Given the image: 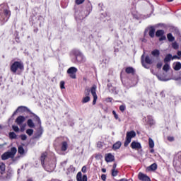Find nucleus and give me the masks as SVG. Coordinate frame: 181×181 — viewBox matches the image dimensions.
Here are the masks:
<instances>
[{
	"label": "nucleus",
	"instance_id": "obj_1",
	"mask_svg": "<svg viewBox=\"0 0 181 181\" xmlns=\"http://www.w3.org/2000/svg\"><path fill=\"white\" fill-rule=\"evenodd\" d=\"M90 91L93 97V105H95V104L97 103V99L98 98V97L97 96V93H96V91H97L96 86H93L90 88V90L88 88L85 90V95H86V97L83 98L82 103H83V104H86L90 101V96H88V95H90Z\"/></svg>",
	"mask_w": 181,
	"mask_h": 181
},
{
	"label": "nucleus",
	"instance_id": "obj_2",
	"mask_svg": "<svg viewBox=\"0 0 181 181\" xmlns=\"http://www.w3.org/2000/svg\"><path fill=\"white\" fill-rule=\"evenodd\" d=\"M12 177V173L11 172L5 173V164L4 163H0V180L7 181Z\"/></svg>",
	"mask_w": 181,
	"mask_h": 181
},
{
	"label": "nucleus",
	"instance_id": "obj_3",
	"mask_svg": "<svg viewBox=\"0 0 181 181\" xmlns=\"http://www.w3.org/2000/svg\"><path fill=\"white\" fill-rule=\"evenodd\" d=\"M11 16V11L5 8V5H0V21L3 22H7Z\"/></svg>",
	"mask_w": 181,
	"mask_h": 181
},
{
	"label": "nucleus",
	"instance_id": "obj_4",
	"mask_svg": "<svg viewBox=\"0 0 181 181\" xmlns=\"http://www.w3.org/2000/svg\"><path fill=\"white\" fill-rule=\"evenodd\" d=\"M17 152H18V149H16V147H12L10 151L5 152L4 153L2 154L1 156L2 160H6L8 159H13Z\"/></svg>",
	"mask_w": 181,
	"mask_h": 181
},
{
	"label": "nucleus",
	"instance_id": "obj_5",
	"mask_svg": "<svg viewBox=\"0 0 181 181\" xmlns=\"http://www.w3.org/2000/svg\"><path fill=\"white\" fill-rule=\"evenodd\" d=\"M12 73H16L19 70H23V64L21 62H15L11 66Z\"/></svg>",
	"mask_w": 181,
	"mask_h": 181
},
{
	"label": "nucleus",
	"instance_id": "obj_6",
	"mask_svg": "<svg viewBox=\"0 0 181 181\" xmlns=\"http://www.w3.org/2000/svg\"><path fill=\"white\" fill-rule=\"evenodd\" d=\"M136 136V133L134 131H130L127 132L126 140L124 141V146H128L129 144H131V141L132 138H135Z\"/></svg>",
	"mask_w": 181,
	"mask_h": 181
},
{
	"label": "nucleus",
	"instance_id": "obj_7",
	"mask_svg": "<svg viewBox=\"0 0 181 181\" xmlns=\"http://www.w3.org/2000/svg\"><path fill=\"white\" fill-rule=\"evenodd\" d=\"M77 71H78V69H77V68L71 66L67 69L66 73L67 74H69L71 78L76 80V78H77L76 75L77 74Z\"/></svg>",
	"mask_w": 181,
	"mask_h": 181
},
{
	"label": "nucleus",
	"instance_id": "obj_8",
	"mask_svg": "<svg viewBox=\"0 0 181 181\" xmlns=\"http://www.w3.org/2000/svg\"><path fill=\"white\" fill-rule=\"evenodd\" d=\"M153 63V61L149 56H146L145 58V61H144V55L141 56V64L143 67L145 69H149V65L148 64H152Z\"/></svg>",
	"mask_w": 181,
	"mask_h": 181
},
{
	"label": "nucleus",
	"instance_id": "obj_9",
	"mask_svg": "<svg viewBox=\"0 0 181 181\" xmlns=\"http://www.w3.org/2000/svg\"><path fill=\"white\" fill-rule=\"evenodd\" d=\"M76 62L75 63H84L86 58L81 52L76 51L75 52Z\"/></svg>",
	"mask_w": 181,
	"mask_h": 181
},
{
	"label": "nucleus",
	"instance_id": "obj_10",
	"mask_svg": "<svg viewBox=\"0 0 181 181\" xmlns=\"http://www.w3.org/2000/svg\"><path fill=\"white\" fill-rule=\"evenodd\" d=\"M138 177L139 180H141V181H151V178L148 175L142 173H139Z\"/></svg>",
	"mask_w": 181,
	"mask_h": 181
},
{
	"label": "nucleus",
	"instance_id": "obj_11",
	"mask_svg": "<svg viewBox=\"0 0 181 181\" xmlns=\"http://www.w3.org/2000/svg\"><path fill=\"white\" fill-rule=\"evenodd\" d=\"M115 159V157L114 156V155H112L111 153L105 154V160L107 163L114 162Z\"/></svg>",
	"mask_w": 181,
	"mask_h": 181
},
{
	"label": "nucleus",
	"instance_id": "obj_12",
	"mask_svg": "<svg viewBox=\"0 0 181 181\" xmlns=\"http://www.w3.org/2000/svg\"><path fill=\"white\" fill-rule=\"evenodd\" d=\"M26 121V117H25V116H18L15 122L17 123V125H19L21 127V125H22V124H23V122Z\"/></svg>",
	"mask_w": 181,
	"mask_h": 181
},
{
	"label": "nucleus",
	"instance_id": "obj_13",
	"mask_svg": "<svg viewBox=\"0 0 181 181\" xmlns=\"http://www.w3.org/2000/svg\"><path fill=\"white\" fill-rule=\"evenodd\" d=\"M76 180L77 181H87V175L81 174V172H78L76 175Z\"/></svg>",
	"mask_w": 181,
	"mask_h": 181
},
{
	"label": "nucleus",
	"instance_id": "obj_14",
	"mask_svg": "<svg viewBox=\"0 0 181 181\" xmlns=\"http://www.w3.org/2000/svg\"><path fill=\"white\" fill-rule=\"evenodd\" d=\"M131 148L132 149H136V151H138L139 149H141L142 146H141V143L136 142V141H132L131 144Z\"/></svg>",
	"mask_w": 181,
	"mask_h": 181
},
{
	"label": "nucleus",
	"instance_id": "obj_15",
	"mask_svg": "<svg viewBox=\"0 0 181 181\" xmlns=\"http://www.w3.org/2000/svg\"><path fill=\"white\" fill-rule=\"evenodd\" d=\"M43 134V129L41 127L37 131V132L33 136V139H39Z\"/></svg>",
	"mask_w": 181,
	"mask_h": 181
},
{
	"label": "nucleus",
	"instance_id": "obj_16",
	"mask_svg": "<svg viewBox=\"0 0 181 181\" xmlns=\"http://www.w3.org/2000/svg\"><path fill=\"white\" fill-rule=\"evenodd\" d=\"M17 111H18V112H30V114H32V112H30V110H29V108H28L26 106H20L17 108Z\"/></svg>",
	"mask_w": 181,
	"mask_h": 181
},
{
	"label": "nucleus",
	"instance_id": "obj_17",
	"mask_svg": "<svg viewBox=\"0 0 181 181\" xmlns=\"http://www.w3.org/2000/svg\"><path fill=\"white\" fill-rule=\"evenodd\" d=\"M67 148H69V144L67 141H63L61 144V151H62V152H66V151H67Z\"/></svg>",
	"mask_w": 181,
	"mask_h": 181
},
{
	"label": "nucleus",
	"instance_id": "obj_18",
	"mask_svg": "<svg viewBox=\"0 0 181 181\" xmlns=\"http://www.w3.org/2000/svg\"><path fill=\"white\" fill-rule=\"evenodd\" d=\"M125 71L127 74H135V69L132 66L127 67L125 69Z\"/></svg>",
	"mask_w": 181,
	"mask_h": 181
},
{
	"label": "nucleus",
	"instance_id": "obj_19",
	"mask_svg": "<svg viewBox=\"0 0 181 181\" xmlns=\"http://www.w3.org/2000/svg\"><path fill=\"white\" fill-rule=\"evenodd\" d=\"M147 124H148V125H151V126L155 124V121L153 120V118L152 117V116L147 117Z\"/></svg>",
	"mask_w": 181,
	"mask_h": 181
},
{
	"label": "nucleus",
	"instance_id": "obj_20",
	"mask_svg": "<svg viewBox=\"0 0 181 181\" xmlns=\"http://www.w3.org/2000/svg\"><path fill=\"white\" fill-rule=\"evenodd\" d=\"M121 141H117L113 144L112 149H114V151H117V149H119V148H121Z\"/></svg>",
	"mask_w": 181,
	"mask_h": 181
},
{
	"label": "nucleus",
	"instance_id": "obj_21",
	"mask_svg": "<svg viewBox=\"0 0 181 181\" xmlns=\"http://www.w3.org/2000/svg\"><path fill=\"white\" fill-rule=\"evenodd\" d=\"M151 54L153 57H159L160 52L158 49H154L151 52Z\"/></svg>",
	"mask_w": 181,
	"mask_h": 181
},
{
	"label": "nucleus",
	"instance_id": "obj_22",
	"mask_svg": "<svg viewBox=\"0 0 181 181\" xmlns=\"http://www.w3.org/2000/svg\"><path fill=\"white\" fill-rule=\"evenodd\" d=\"M32 114L34 116L35 121L36 122H37L38 125H40H40H42V122L40 121V118L37 115H36L35 114H34V113H32Z\"/></svg>",
	"mask_w": 181,
	"mask_h": 181
},
{
	"label": "nucleus",
	"instance_id": "obj_23",
	"mask_svg": "<svg viewBox=\"0 0 181 181\" xmlns=\"http://www.w3.org/2000/svg\"><path fill=\"white\" fill-rule=\"evenodd\" d=\"M148 35L151 37H155V28H153V27L150 28Z\"/></svg>",
	"mask_w": 181,
	"mask_h": 181
},
{
	"label": "nucleus",
	"instance_id": "obj_24",
	"mask_svg": "<svg viewBox=\"0 0 181 181\" xmlns=\"http://www.w3.org/2000/svg\"><path fill=\"white\" fill-rule=\"evenodd\" d=\"M18 153H20V155H25V148H23V146H18Z\"/></svg>",
	"mask_w": 181,
	"mask_h": 181
},
{
	"label": "nucleus",
	"instance_id": "obj_25",
	"mask_svg": "<svg viewBox=\"0 0 181 181\" xmlns=\"http://www.w3.org/2000/svg\"><path fill=\"white\" fill-rule=\"evenodd\" d=\"M172 60V54H168L165 56L164 59V63H169Z\"/></svg>",
	"mask_w": 181,
	"mask_h": 181
},
{
	"label": "nucleus",
	"instance_id": "obj_26",
	"mask_svg": "<svg viewBox=\"0 0 181 181\" xmlns=\"http://www.w3.org/2000/svg\"><path fill=\"white\" fill-rule=\"evenodd\" d=\"M27 124L28 125L29 128H35V123L32 119H29L27 122Z\"/></svg>",
	"mask_w": 181,
	"mask_h": 181
},
{
	"label": "nucleus",
	"instance_id": "obj_27",
	"mask_svg": "<svg viewBox=\"0 0 181 181\" xmlns=\"http://www.w3.org/2000/svg\"><path fill=\"white\" fill-rule=\"evenodd\" d=\"M164 33L165 31H163V30H158L156 33V36H157V37H160V36H163Z\"/></svg>",
	"mask_w": 181,
	"mask_h": 181
},
{
	"label": "nucleus",
	"instance_id": "obj_28",
	"mask_svg": "<svg viewBox=\"0 0 181 181\" xmlns=\"http://www.w3.org/2000/svg\"><path fill=\"white\" fill-rule=\"evenodd\" d=\"M8 136H9L10 139H16V138H18V136L13 132H10L8 134Z\"/></svg>",
	"mask_w": 181,
	"mask_h": 181
},
{
	"label": "nucleus",
	"instance_id": "obj_29",
	"mask_svg": "<svg viewBox=\"0 0 181 181\" xmlns=\"http://www.w3.org/2000/svg\"><path fill=\"white\" fill-rule=\"evenodd\" d=\"M163 71H166V72L169 71V70H170V66L168 63H165L163 67Z\"/></svg>",
	"mask_w": 181,
	"mask_h": 181
},
{
	"label": "nucleus",
	"instance_id": "obj_30",
	"mask_svg": "<svg viewBox=\"0 0 181 181\" xmlns=\"http://www.w3.org/2000/svg\"><path fill=\"white\" fill-rule=\"evenodd\" d=\"M47 155V154L46 153H43L41 156V163L42 166L45 165V159H46Z\"/></svg>",
	"mask_w": 181,
	"mask_h": 181
},
{
	"label": "nucleus",
	"instance_id": "obj_31",
	"mask_svg": "<svg viewBox=\"0 0 181 181\" xmlns=\"http://www.w3.org/2000/svg\"><path fill=\"white\" fill-rule=\"evenodd\" d=\"M148 169H151V170H156V169H158V165L153 163L148 167Z\"/></svg>",
	"mask_w": 181,
	"mask_h": 181
},
{
	"label": "nucleus",
	"instance_id": "obj_32",
	"mask_svg": "<svg viewBox=\"0 0 181 181\" xmlns=\"http://www.w3.org/2000/svg\"><path fill=\"white\" fill-rule=\"evenodd\" d=\"M168 40H169V42H173V40H175V37H173V35H172V33H169L167 35Z\"/></svg>",
	"mask_w": 181,
	"mask_h": 181
},
{
	"label": "nucleus",
	"instance_id": "obj_33",
	"mask_svg": "<svg viewBox=\"0 0 181 181\" xmlns=\"http://www.w3.org/2000/svg\"><path fill=\"white\" fill-rule=\"evenodd\" d=\"M76 171V168L73 165H70L68 168V173H73Z\"/></svg>",
	"mask_w": 181,
	"mask_h": 181
},
{
	"label": "nucleus",
	"instance_id": "obj_34",
	"mask_svg": "<svg viewBox=\"0 0 181 181\" xmlns=\"http://www.w3.org/2000/svg\"><path fill=\"white\" fill-rule=\"evenodd\" d=\"M110 91L113 93V94H118V92L117 91V88L115 87H109Z\"/></svg>",
	"mask_w": 181,
	"mask_h": 181
},
{
	"label": "nucleus",
	"instance_id": "obj_35",
	"mask_svg": "<svg viewBox=\"0 0 181 181\" xmlns=\"http://www.w3.org/2000/svg\"><path fill=\"white\" fill-rule=\"evenodd\" d=\"M25 132L29 136H32V135H33V129H28Z\"/></svg>",
	"mask_w": 181,
	"mask_h": 181
},
{
	"label": "nucleus",
	"instance_id": "obj_36",
	"mask_svg": "<svg viewBox=\"0 0 181 181\" xmlns=\"http://www.w3.org/2000/svg\"><path fill=\"white\" fill-rule=\"evenodd\" d=\"M148 145L150 148H153V146H155V143L153 142V140H152V139H148Z\"/></svg>",
	"mask_w": 181,
	"mask_h": 181
},
{
	"label": "nucleus",
	"instance_id": "obj_37",
	"mask_svg": "<svg viewBox=\"0 0 181 181\" xmlns=\"http://www.w3.org/2000/svg\"><path fill=\"white\" fill-rule=\"evenodd\" d=\"M180 69H181V64L180 62H177L174 66V69L177 71V70H180Z\"/></svg>",
	"mask_w": 181,
	"mask_h": 181
},
{
	"label": "nucleus",
	"instance_id": "obj_38",
	"mask_svg": "<svg viewBox=\"0 0 181 181\" xmlns=\"http://www.w3.org/2000/svg\"><path fill=\"white\" fill-rule=\"evenodd\" d=\"M118 175V170H112V176L115 177Z\"/></svg>",
	"mask_w": 181,
	"mask_h": 181
},
{
	"label": "nucleus",
	"instance_id": "obj_39",
	"mask_svg": "<svg viewBox=\"0 0 181 181\" xmlns=\"http://www.w3.org/2000/svg\"><path fill=\"white\" fill-rule=\"evenodd\" d=\"M20 138L21 141H26V139H28V136H26V134H21Z\"/></svg>",
	"mask_w": 181,
	"mask_h": 181
},
{
	"label": "nucleus",
	"instance_id": "obj_40",
	"mask_svg": "<svg viewBox=\"0 0 181 181\" xmlns=\"http://www.w3.org/2000/svg\"><path fill=\"white\" fill-rule=\"evenodd\" d=\"M172 46L173 49H179V45L177 42H173Z\"/></svg>",
	"mask_w": 181,
	"mask_h": 181
},
{
	"label": "nucleus",
	"instance_id": "obj_41",
	"mask_svg": "<svg viewBox=\"0 0 181 181\" xmlns=\"http://www.w3.org/2000/svg\"><path fill=\"white\" fill-rule=\"evenodd\" d=\"M156 77H157V78H158V80H160V81H168V80L165 79L164 78H162L159 75H156Z\"/></svg>",
	"mask_w": 181,
	"mask_h": 181
},
{
	"label": "nucleus",
	"instance_id": "obj_42",
	"mask_svg": "<svg viewBox=\"0 0 181 181\" xmlns=\"http://www.w3.org/2000/svg\"><path fill=\"white\" fill-rule=\"evenodd\" d=\"M12 128H13V130L15 131L16 132H19V127L18 126L13 125Z\"/></svg>",
	"mask_w": 181,
	"mask_h": 181
},
{
	"label": "nucleus",
	"instance_id": "obj_43",
	"mask_svg": "<svg viewBox=\"0 0 181 181\" xmlns=\"http://www.w3.org/2000/svg\"><path fill=\"white\" fill-rule=\"evenodd\" d=\"M162 66H163V63H162V62H160L157 64L156 67L157 69H162Z\"/></svg>",
	"mask_w": 181,
	"mask_h": 181
},
{
	"label": "nucleus",
	"instance_id": "obj_44",
	"mask_svg": "<svg viewBox=\"0 0 181 181\" xmlns=\"http://www.w3.org/2000/svg\"><path fill=\"white\" fill-rule=\"evenodd\" d=\"M85 0H76V5H81L84 2Z\"/></svg>",
	"mask_w": 181,
	"mask_h": 181
},
{
	"label": "nucleus",
	"instance_id": "obj_45",
	"mask_svg": "<svg viewBox=\"0 0 181 181\" xmlns=\"http://www.w3.org/2000/svg\"><path fill=\"white\" fill-rule=\"evenodd\" d=\"M60 88H62V90L65 88V87H64V81H62L60 82Z\"/></svg>",
	"mask_w": 181,
	"mask_h": 181
},
{
	"label": "nucleus",
	"instance_id": "obj_46",
	"mask_svg": "<svg viewBox=\"0 0 181 181\" xmlns=\"http://www.w3.org/2000/svg\"><path fill=\"white\" fill-rule=\"evenodd\" d=\"M119 110L122 111V112H124V111H125V105H120Z\"/></svg>",
	"mask_w": 181,
	"mask_h": 181
},
{
	"label": "nucleus",
	"instance_id": "obj_47",
	"mask_svg": "<svg viewBox=\"0 0 181 181\" xmlns=\"http://www.w3.org/2000/svg\"><path fill=\"white\" fill-rule=\"evenodd\" d=\"M160 37L159 38V40H160V42H162V40H166V36H165V35H161V36H160Z\"/></svg>",
	"mask_w": 181,
	"mask_h": 181
},
{
	"label": "nucleus",
	"instance_id": "obj_48",
	"mask_svg": "<svg viewBox=\"0 0 181 181\" xmlns=\"http://www.w3.org/2000/svg\"><path fill=\"white\" fill-rule=\"evenodd\" d=\"M168 141H169L170 142H173V141H175V137H173V136H168Z\"/></svg>",
	"mask_w": 181,
	"mask_h": 181
},
{
	"label": "nucleus",
	"instance_id": "obj_49",
	"mask_svg": "<svg viewBox=\"0 0 181 181\" xmlns=\"http://www.w3.org/2000/svg\"><path fill=\"white\" fill-rule=\"evenodd\" d=\"M112 114H113L115 119H119L118 115H117V112L115 110L112 111Z\"/></svg>",
	"mask_w": 181,
	"mask_h": 181
},
{
	"label": "nucleus",
	"instance_id": "obj_50",
	"mask_svg": "<svg viewBox=\"0 0 181 181\" xmlns=\"http://www.w3.org/2000/svg\"><path fill=\"white\" fill-rule=\"evenodd\" d=\"M101 179H102V180L105 181L107 179V175H105V174H103L101 175Z\"/></svg>",
	"mask_w": 181,
	"mask_h": 181
},
{
	"label": "nucleus",
	"instance_id": "obj_51",
	"mask_svg": "<svg viewBox=\"0 0 181 181\" xmlns=\"http://www.w3.org/2000/svg\"><path fill=\"white\" fill-rule=\"evenodd\" d=\"M81 171L83 172V173H86V172H87V167L83 166L81 169Z\"/></svg>",
	"mask_w": 181,
	"mask_h": 181
},
{
	"label": "nucleus",
	"instance_id": "obj_52",
	"mask_svg": "<svg viewBox=\"0 0 181 181\" xmlns=\"http://www.w3.org/2000/svg\"><path fill=\"white\" fill-rule=\"evenodd\" d=\"M95 158L96 159H102L103 156L101 154H98V155L95 156Z\"/></svg>",
	"mask_w": 181,
	"mask_h": 181
},
{
	"label": "nucleus",
	"instance_id": "obj_53",
	"mask_svg": "<svg viewBox=\"0 0 181 181\" xmlns=\"http://www.w3.org/2000/svg\"><path fill=\"white\" fill-rule=\"evenodd\" d=\"M116 169H117V163H114L112 170H117Z\"/></svg>",
	"mask_w": 181,
	"mask_h": 181
},
{
	"label": "nucleus",
	"instance_id": "obj_54",
	"mask_svg": "<svg viewBox=\"0 0 181 181\" xmlns=\"http://www.w3.org/2000/svg\"><path fill=\"white\" fill-rule=\"evenodd\" d=\"M175 59H180V57H177V55H174L172 57V60H175Z\"/></svg>",
	"mask_w": 181,
	"mask_h": 181
},
{
	"label": "nucleus",
	"instance_id": "obj_55",
	"mask_svg": "<svg viewBox=\"0 0 181 181\" xmlns=\"http://www.w3.org/2000/svg\"><path fill=\"white\" fill-rule=\"evenodd\" d=\"M151 73H152V74H154V76H156V74H155L153 69H151Z\"/></svg>",
	"mask_w": 181,
	"mask_h": 181
},
{
	"label": "nucleus",
	"instance_id": "obj_56",
	"mask_svg": "<svg viewBox=\"0 0 181 181\" xmlns=\"http://www.w3.org/2000/svg\"><path fill=\"white\" fill-rule=\"evenodd\" d=\"M102 172L103 173H105V172H107V170L105 168H102Z\"/></svg>",
	"mask_w": 181,
	"mask_h": 181
},
{
	"label": "nucleus",
	"instance_id": "obj_57",
	"mask_svg": "<svg viewBox=\"0 0 181 181\" xmlns=\"http://www.w3.org/2000/svg\"><path fill=\"white\" fill-rule=\"evenodd\" d=\"M17 112H19V110H18V109L13 112V115H15V114H16Z\"/></svg>",
	"mask_w": 181,
	"mask_h": 181
},
{
	"label": "nucleus",
	"instance_id": "obj_58",
	"mask_svg": "<svg viewBox=\"0 0 181 181\" xmlns=\"http://www.w3.org/2000/svg\"><path fill=\"white\" fill-rule=\"evenodd\" d=\"M119 181H128V180H127V179H125V178H122V179H121Z\"/></svg>",
	"mask_w": 181,
	"mask_h": 181
},
{
	"label": "nucleus",
	"instance_id": "obj_59",
	"mask_svg": "<svg viewBox=\"0 0 181 181\" xmlns=\"http://www.w3.org/2000/svg\"><path fill=\"white\" fill-rule=\"evenodd\" d=\"M177 56H181V51L177 52Z\"/></svg>",
	"mask_w": 181,
	"mask_h": 181
},
{
	"label": "nucleus",
	"instance_id": "obj_60",
	"mask_svg": "<svg viewBox=\"0 0 181 181\" xmlns=\"http://www.w3.org/2000/svg\"><path fill=\"white\" fill-rule=\"evenodd\" d=\"M150 152H151V153H153V152H155V150L151 149V150L150 151Z\"/></svg>",
	"mask_w": 181,
	"mask_h": 181
},
{
	"label": "nucleus",
	"instance_id": "obj_61",
	"mask_svg": "<svg viewBox=\"0 0 181 181\" xmlns=\"http://www.w3.org/2000/svg\"><path fill=\"white\" fill-rule=\"evenodd\" d=\"M168 2H173V0H167Z\"/></svg>",
	"mask_w": 181,
	"mask_h": 181
},
{
	"label": "nucleus",
	"instance_id": "obj_62",
	"mask_svg": "<svg viewBox=\"0 0 181 181\" xmlns=\"http://www.w3.org/2000/svg\"><path fill=\"white\" fill-rule=\"evenodd\" d=\"M27 181H33L32 179H28Z\"/></svg>",
	"mask_w": 181,
	"mask_h": 181
},
{
	"label": "nucleus",
	"instance_id": "obj_63",
	"mask_svg": "<svg viewBox=\"0 0 181 181\" xmlns=\"http://www.w3.org/2000/svg\"><path fill=\"white\" fill-rule=\"evenodd\" d=\"M21 130L22 132H23V127H21Z\"/></svg>",
	"mask_w": 181,
	"mask_h": 181
},
{
	"label": "nucleus",
	"instance_id": "obj_64",
	"mask_svg": "<svg viewBox=\"0 0 181 181\" xmlns=\"http://www.w3.org/2000/svg\"><path fill=\"white\" fill-rule=\"evenodd\" d=\"M109 100L111 101V100H112V98H109Z\"/></svg>",
	"mask_w": 181,
	"mask_h": 181
}]
</instances>
